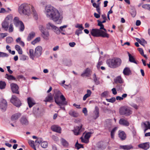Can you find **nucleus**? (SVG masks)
Listing matches in <instances>:
<instances>
[{"mask_svg": "<svg viewBox=\"0 0 150 150\" xmlns=\"http://www.w3.org/2000/svg\"><path fill=\"white\" fill-rule=\"evenodd\" d=\"M45 13L47 17L58 24H61L63 16L59 11L53 6L48 5L45 8Z\"/></svg>", "mask_w": 150, "mask_h": 150, "instance_id": "nucleus-1", "label": "nucleus"}, {"mask_svg": "<svg viewBox=\"0 0 150 150\" xmlns=\"http://www.w3.org/2000/svg\"><path fill=\"white\" fill-rule=\"evenodd\" d=\"M31 8L35 18L37 19L38 18V15L34 9L33 6L30 5L26 4H23L21 5L19 7L18 11L20 13H23L25 15H28L30 13Z\"/></svg>", "mask_w": 150, "mask_h": 150, "instance_id": "nucleus-2", "label": "nucleus"}, {"mask_svg": "<svg viewBox=\"0 0 150 150\" xmlns=\"http://www.w3.org/2000/svg\"><path fill=\"white\" fill-rule=\"evenodd\" d=\"M122 63V60L119 58H114L109 59L107 61V63L110 68H115L119 67Z\"/></svg>", "mask_w": 150, "mask_h": 150, "instance_id": "nucleus-3", "label": "nucleus"}, {"mask_svg": "<svg viewBox=\"0 0 150 150\" xmlns=\"http://www.w3.org/2000/svg\"><path fill=\"white\" fill-rule=\"evenodd\" d=\"M91 35L95 37H109V34L102 30L97 28L93 29L91 31Z\"/></svg>", "mask_w": 150, "mask_h": 150, "instance_id": "nucleus-4", "label": "nucleus"}, {"mask_svg": "<svg viewBox=\"0 0 150 150\" xmlns=\"http://www.w3.org/2000/svg\"><path fill=\"white\" fill-rule=\"evenodd\" d=\"M59 94H55L54 96V101L58 105L61 106L62 105H67V102L66 100V98L62 95L60 96Z\"/></svg>", "mask_w": 150, "mask_h": 150, "instance_id": "nucleus-5", "label": "nucleus"}, {"mask_svg": "<svg viewBox=\"0 0 150 150\" xmlns=\"http://www.w3.org/2000/svg\"><path fill=\"white\" fill-rule=\"evenodd\" d=\"M119 112L120 115L126 116L129 115L132 113V111L129 108L126 107H121L120 109Z\"/></svg>", "mask_w": 150, "mask_h": 150, "instance_id": "nucleus-6", "label": "nucleus"}, {"mask_svg": "<svg viewBox=\"0 0 150 150\" xmlns=\"http://www.w3.org/2000/svg\"><path fill=\"white\" fill-rule=\"evenodd\" d=\"M11 102L16 107H19L21 105V101L15 95L12 96Z\"/></svg>", "mask_w": 150, "mask_h": 150, "instance_id": "nucleus-7", "label": "nucleus"}, {"mask_svg": "<svg viewBox=\"0 0 150 150\" xmlns=\"http://www.w3.org/2000/svg\"><path fill=\"white\" fill-rule=\"evenodd\" d=\"M141 125L142 127L144 128V133H145L148 129H150V123L149 121L143 122L141 123Z\"/></svg>", "mask_w": 150, "mask_h": 150, "instance_id": "nucleus-8", "label": "nucleus"}, {"mask_svg": "<svg viewBox=\"0 0 150 150\" xmlns=\"http://www.w3.org/2000/svg\"><path fill=\"white\" fill-rule=\"evenodd\" d=\"M42 49V47L40 46H38L35 49V57H38L41 55Z\"/></svg>", "mask_w": 150, "mask_h": 150, "instance_id": "nucleus-9", "label": "nucleus"}, {"mask_svg": "<svg viewBox=\"0 0 150 150\" xmlns=\"http://www.w3.org/2000/svg\"><path fill=\"white\" fill-rule=\"evenodd\" d=\"M11 86L12 91L13 93L19 94L18 86L16 84L12 83L11 84Z\"/></svg>", "mask_w": 150, "mask_h": 150, "instance_id": "nucleus-10", "label": "nucleus"}, {"mask_svg": "<svg viewBox=\"0 0 150 150\" xmlns=\"http://www.w3.org/2000/svg\"><path fill=\"white\" fill-rule=\"evenodd\" d=\"M82 125H80L79 126H77L75 127L74 129L73 130L75 135H78L82 131Z\"/></svg>", "mask_w": 150, "mask_h": 150, "instance_id": "nucleus-11", "label": "nucleus"}, {"mask_svg": "<svg viewBox=\"0 0 150 150\" xmlns=\"http://www.w3.org/2000/svg\"><path fill=\"white\" fill-rule=\"evenodd\" d=\"M7 106V103L6 100L2 99L0 102V108L2 110H6Z\"/></svg>", "mask_w": 150, "mask_h": 150, "instance_id": "nucleus-12", "label": "nucleus"}, {"mask_svg": "<svg viewBox=\"0 0 150 150\" xmlns=\"http://www.w3.org/2000/svg\"><path fill=\"white\" fill-rule=\"evenodd\" d=\"M138 147L145 150H147L150 147L149 143V142H145L140 144L138 146Z\"/></svg>", "mask_w": 150, "mask_h": 150, "instance_id": "nucleus-13", "label": "nucleus"}, {"mask_svg": "<svg viewBox=\"0 0 150 150\" xmlns=\"http://www.w3.org/2000/svg\"><path fill=\"white\" fill-rule=\"evenodd\" d=\"M119 123L120 125L125 126H128L129 125V123L128 121L123 118L120 119Z\"/></svg>", "mask_w": 150, "mask_h": 150, "instance_id": "nucleus-14", "label": "nucleus"}, {"mask_svg": "<svg viewBox=\"0 0 150 150\" xmlns=\"http://www.w3.org/2000/svg\"><path fill=\"white\" fill-rule=\"evenodd\" d=\"M27 102L29 108H31L35 104L34 100L31 97L27 98Z\"/></svg>", "mask_w": 150, "mask_h": 150, "instance_id": "nucleus-15", "label": "nucleus"}, {"mask_svg": "<svg viewBox=\"0 0 150 150\" xmlns=\"http://www.w3.org/2000/svg\"><path fill=\"white\" fill-rule=\"evenodd\" d=\"M51 130L55 132L60 133L61 132V128L57 125H53L51 127Z\"/></svg>", "mask_w": 150, "mask_h": 150, "instance_id": "nucleus-16", "label": "nucleus"}, {"mask_svg": "<svg viewBox=\"0 0 150 150\" xmlns=\"http://www.w3.org/2000/svg\"><path fill=\"white\" fill-rule=\"evenodd\" d=\"M20 121L22 125H27L28 124V121L25 116L22 117L20 120Z\"/></svg>", "mask_w": 150, "mask_h": 150, "instance_id": "nucleus-17", "label": "nucleus"}, {"mask_svg": "<svg viewBox=\"0 0 150 150\" xmlns=\"http://www.w3.org/2000/svg\"><path fill=\"white\" fill-rule=\"evenodd\" d=\"M14 24L16 27H18L23 22L19 20V18L18 17H15L14 19Z\"/></svg>", "mask_w": 150, "mask_h": 150, "instance_id": "nucleus-18", "label": "nucleus"}, {"mask_svg": "<svg viewBox=\"0 0 150 150\" xmlns=\"http://www.w3.org/2000/svg\"><path fill=\"white\" fill-rule=\"evenodd\" d=\"M7 19H8V17H6L5 21L2 24V27L4 28L5 30L6 31L7 30L9 25L8 22L6 21Z\"/></svg>", "mask_w": 150, "mask_h": 150, "instance_id": "nucleus-19", "label": "nucleus"}, {"mask_svg": "<svg viewBox=\"0 0 150 150\" xmlns=\"http://www.w3.org/2000/svg\"><path fill=\"white\" fill-rule=\"evenodd\" d=\"M21 114L20 113H16L13 115L11 117V119L12 121L16 122V120L21 116Z\"/></svg>", "mask_w": 150, "mask_h": 150, "instance_id": "nucleus-20", "label": "nucleus"}, {"mask_svg": "<svg viewBox=\"0 0 150 150\" xmlns=\"http://www.w3.org/2000/svg\"><path fill=\"white\" fill-rule=\"evenodd\" d=\"M42 36L43 38L46 40H48L49 36V32L46 30L44 31L42 30Z\"/></svg>", "mask_w": 150, "mask_h": 150, "instance_id": "nucleus-21", "label": "nucleus"}, {"mask_svg": "<svg viewBox=\"0 0 150 150\" xmlns=\"http://www.w3.org/2000/svg\"><path fill=\"white\" fill-rule=\"evenodd\" d=\"M119 136L122 140H125L126 137V134L125 132L123 131H119Z\"/></svg>", "mask_w": 150, "mask_h": 150, "instance_id": "nucleus-22", "label": "nucleus"}, {"mask_svg": "<svg viewBox=\"0 0 150 150\" xmlns=\"http://www.w3.org/2000/svg\"><path fill=\"white\" fill-rule=\"evenodd\" d=\"M35 33L33 31L30 32L28 34L27 38V41H29L32 39L35 36Z\"/></svg>", "mask_w": 150, "mask_h": 150, "instance_id": "nucleus-23", "label": "nucleus"}, {"mask_svg": "<svg viewBox=\"0 0 150 150\" xmlns=\"http://www.w3.org/2000/svg\"><path fill=\"white\" fill-rule=\"evenodd\" d=\"M90 69L88 68H87L84 72L81 74V76L82 77H84L85 76H88L90 75Z\"/></svg>", "mask_w": 150, "mask_h": 150, "instance_id": "nucleus-24", "label": "nucleus"}, {"mask_svg": "<svg viewBox=\"0 0 150 150\" xmlns=\"http://www.w3.org/2000/svg\"><path fill=\"white\" fill-rule=\"evenodd\" d=\"M53 97V96L52 94L49 95L46 98L44 101L45 102H52L54 101Z\"/></svg>", "mask_w": 150, "mask_h": 150, "instance_id": "nucleus-25", "label": "nucleus"}, {"mask_svg": "<svg viewBox=\"0 0 150 150\" xmlns=\"http://www.w3.org/2000/svg\"><path fill=\"white\" fill-rule=\"evenodd\" d=\"M94 115L93 118L94 119H96L99 116V109L97 107H96L95 110L94 112Z\"/></svg>", "mask_w": 150, "mask_h": 150, "instance_id": "nucleus-26", "label": "nucleus"}, {"mask_svg": "<svg viewBox=\"0 0 150 150\" xmlns=\"http://www.w3.org/2000/svg\"><path fill=\"white\" fill-rule=\"evenodd\" d=\"M120 148L124 150H129L133 148V147L132 145H121L120 146Z\"/></svg>", "mask_w": 150, "mask_h": 150, "instance_id": "nucleus-27", "label": "nucleus"}, {"mask_svg": "<svg viewBox=\"0 0 150 150\" xmlns=\"http://www.w3.org/2000/svg\"><path fill=\"white\" fill-rule=\"evenodd\" d=\"M131 71L129 68H125L123 71V73L125 75H129L131 73Z\"/></svg>", "mask_w": 150, "mask_h": 150, "instance_id": "nucleus-28", "label": "nucleus"}, {"mask_svg": "<svg viewBox=\"0 0 150 150\" xmlns=\"http://www.w3.org/2000/svg\"><path fill=\"white\" fill-rule=\"evenodd\" d=\"M114 81L116 83H119L121 84L123 82V81L120 76H118L114 79Z\"/></svg>", "mask_w": 150, "mask_h": 150, "instance_id": "nucleus-29", "label": "nucleus"}, {"mask_svg": "<svg viewBox=\"0 0 150 150\" xmlns=\"http://www.w3.org/2000/svg\"><path fill=\"white\" fill-rule=\"evenodd\" d=\"M69 114L71 116L74 117H76L79 116V114L77 112L72 110L69 111Z\"/></svg>", "mask_w": 150, "mask_h": 150, "instance_id": "nucleus-30", "label": "nucleus"}, {"mask_svg": "<svg viewBox=\"0 0 150 150\" xmlns=\"http://www.w3.org/2000/svg\"><path fill=\"white\" fill-rule=\"evenodd\" d=\"M30 58L33 60L35 57V53L34 54V50L32 49H30L29 50V53Z\"/></svg>", "mask_w": 150, "mask_h": 150, "instance_id": "nucleus-31", "label": "nucleus"}, {"mask_svg": "<svg viewBox=\"0 0 150 150\" xmlns=\"http://www.w3.org/2000/svg\"><path fill=\"white\" fill-rule=\"evenodd\" d=\"M15 49L18 52L19 54H22L23 53V51L21 47L18 45H16L15 46Z\"/></svg>", "mask_w": 150, "mask_h": 150, "instance_id": "nucleus-32", "label": "nucleus"}, {"mask_svg": "<svg viewBox=\"0 0 150 150\" xmlns=\"http://www.w3.org/2000/svg\"><path fill=\"white\" fill-rule=\"evenodd\" d=\"M5 78L9 80H16V78L12 75H9L7 74H6L5 76Z\"/></svg>", "mask_w": 150, "mask_h": 150, "instance_id": "nucleus-33", "label": "nucleus"}, {"mask_svg": "<svg viewBox=\"0 0 150 150\" xmlns=\"http://www.w3.org/2000/svg\"><path fill=\"white\" fill-rule=\"evenodd\" d=\"M61 142L62 145L64 146L67 147L69 145L68 142L63 138L61 139Z\"/></svg>", "mask_w": 150, "mask_h": 150, "instance_id": "nucleus-34", "label": "nucleus"}, {"mask_svg": "<svg viewBox=\"0 0 150 150\" xmlns=\"http://www.w3.org/2000/svg\"><path fill=\"white\" fill-rule=\"evenodd\" d=\"M56 26L54 25L52 23H49L46 25L47 28L48 29H53L54 28H55Z\"/></svg>", "mask_w": 150, "mask_h": 150, "instance_id": "nucleus-35", "label": "nucleus"}, {"mask_svg": "<svg viewBox=\"0 0 150 150\" xmlns=\"http://www.w3.org/2000/svg\"><path fill=\"white\" fill-rule=\"evenodd\" d=\"M128 55L129 57V61L130 62L134 63L135 64H137V62L135 60L134 58L131 55V54L129 53H128Z\"/></svg>", "mask_w": 150, "mask_h": 150, "instance_id": "nucleus-36", "label": "nucleus"}, {"mask_svg": "<svg viewBox=\"0 0 150 150\" xmlns=\"http://www.w3.org/2000/svg\"><path fill=\"white\" fill-rule=\"evenodd\" d=\"M28 143L35 150H36L35 145L34 144V141L31 140H29L28 141Z\"/></svg>", "mask_w": 150, "mask_h": 150, "instance_id": "nucleus-37", "label": "nucleus"}, {"mask_svg": "<svg viewBox=\"0 0 150 150\" xmlns=\"http://www.w3.org/2000/svg\"><path fill=\"white\" fill-rule=\"evenodd\" d=\"M117 129V127H115L111 130L110 132V136L112 138H114L115 132Z\"/></svg>", "mask_w": 150, "mask_h": 150, "instance_id": "nucleus-38", "label": "nucleus"}, {"mask_svg": "<svg viewBox=\"0 0 150 150\" xmlns=\"http://www.w3.org/2000/svg\"><path fill=\"white\" fill-rule=\"evenodd\" d=\"M40 40V37H38L36 38L33 41L31 42V44L35 45L36 43L39 42Z\"/></svg>", "mask_w": 150, "mask_h": 150, "instance_id": "nucleus-39", "label": "nucleus"}, {"mask_svg": "<svg viewBox=\"0 0 150 150\" xmlns=\"http://www.w3.org/2000/svg\"><path fill=\"white\" fill-rule=\"evenodd\" d=\"M6 84L4 81H0V88L1 89H4L5 88Z\"/></svg>", "mask_w": 150, "mask_h": 150, "instance_id": "nucleus-40", "label": "nucleus"}, {"mask_svg": "<svg viewBox=\"0 0 150 150\" xmlns=\"http://www.w3.org/2000/svg\"><path fill=\"white\" fill-rule=\"evenodd\" d=\"M41 147L43 148H46L48 146V143L47 142H42L40 144Z\"/></svg>", "mask_w": 150, "mask_h": 150, "instance_id": "nucleus-41", "label": "nucleus"}, {"mask_svg": "<svg viewBox=\"0 0 150 150\" xmlns=\"http://www.w3.org/2000/svg\"><path fill=\"white\" fill-rule=\"evenodd\" d=\"M13 39L11 37H8L6 38V42L8 44L11 43L13 42Z\"/></svg>", "mask_w": 150, "mask_h": 150, "instance_id": "nucleus-42", "label": "nucleus"}, {"mask_svg": "<svg viewBox=\"0 0 150 150\" xmlns=\"http://www.w3.org/2000/svg\"><path fill=\"white\" fill-rule=\"evenodd\" d=\"M127 94H123L122 97L117 96L116 97V99L117 100H121L123 99L124 98H125L127 97Z\"/></svg>", "mask_w": 150, "mask_h": 150, "instance_id": "nucleus-43", "label": "nucleus"}, {"mask_svg": "<svg viewBox=\"0 0 150 150\" xmlns=\"http://www.w3.org/2000/svg\"><path fill=\"white\" fill-rule=\"evenodd\" d=\"M142 7L144 9H147L150 11V5L148 4H145L143 5Z\"/></svg>", "mask_w": 150, "mask_h": 150, "instance_id": "nucleus-44", "label": "nucleus"}, {"mask_svg": "<svg viewBox=\"0 0 150 150\" xmlns=\"http://www.w3.org/2000/svg\"><path fill=\"white\" fill-rule=\"evenodd\" d=\"M19 26L20 27L19 28V29L20 31L21 32L23 31L24 30L25 28L24 26L23 23H22L20 25H19Z\"/></svg>", "mask_w": 150, "mask_h": 150, "instance_id": "nucleus-45", "label": "nucleus"}, {"mask_svg": "<svg viewBox=\"0 0 150 150\" xmlns=\"http://www.w3.org/2000/svg\"><path fill=\"white\" fill-rule=\"evenodd\" d=\"M91 134V133L89 132L86 133L84 135V138L85 139H87L88 140L89 138L90 137Z\"/></svg>", "mask_w": 150, "mask_h": 150, "instance_id": "nucleus-46", "label": "nucleus"}, {"mask_svg": "<svg viewBox=\"0 0 150 150\" xmlns=\"http://www.w3.org/2000/svg\"><path fill=\"white\" fill-rule=\"evenodd\" d=\"M54 31L57 34H59L60 33V30L56 26L53 29Z\"/></svg>", "mask_w": 150, "mask_h": 150, "instance_id": "nucleus-47", "label": "nucleus"}, {"mask_svg": "<svg viewBox=\"0 0 150 150\" xmlns=\"http://www.w3.org/2000/svg\"><path fill=\"white\" fill-rule=\"evenodd\" d=\"M75 146L78 149L81 148H83V146L82 144H79L77 142L75 144Z\"/></svg>", "mask_w": 150, "mask_h": 150, "instance_id": "nucleus-48", "label": "nucleus"}, {"mask_svg": "<svg viewBox=\"0 0 150 150\" xmlns=\"http://www.w3.org/2000/svg\"><path fill=\"white\" fill-rule=\"evenodd\" d=\"M8 54L6 53L0 52V57H7L8 56Z\"/></svg>", "mask_w": 150, "mask_h": 150, "instance_id": "nucleus-49", "label": "nucleus"}, {"mask_svg": "<svg viewBox=\"0 0 150 150\" xmlns=\"http://www.w3.org/2000/svg\"><path fill=\"white\" fill-rule=\"evenodd\" d=\"M116 88L117 91H121L122 88V85L121 84L117 85L116 86Z\"/></svg>", "mask_w": 150, "mask_h": 150, "instance_id": "nucleus-50", "label": "nucleus"}, {"mask_svg": "<svg viewBox=\"0 0 150 150\" xmlns=\"http://www.w3.org/2000/svg\"><path fill=\"white\" fill-rule=\"evenodd\" d=\"M83 30L82 29L79 28L75 32V34L77 35L78 36H79V34L82 33V30Z\"/></svg>", "mask_w": 150, "mask_h": 150, "instance_id": "nucleus-51", "label": "nucleus"}, {"mask_svg": "<svg viewBox=\"0 0 150 150\" xmlns=\"http://www.w3.org/2000/svg\"><path fill=\"white\" fill-rule=\"evenodd\" d=\"M13 31V25L12 24H11L9 25L8 32L9 33H11Z\"/></svg>", "mask_w": 150, "mask_h": 150, "instance_id": "nucleus-52", "label": "nucleus"}, {"mask_svg": "<svg viewBox=\"0 0 150 150\" xmlns=\"http://www.w3.org/2000/svg\"><path fill=\"white\" fill-rule=\"evenodd\" d=\"M107 101L111 103H113L115 101V98L114 97H112L110 99H106Z\"/></svg>", "mask_w": 150, "mask_h": 150, "instance_id": "nucleus-53", "label": "nucleus"}, {"mask_svg": "<svg viewBox=\"0 0 150 150\" xmlns=\"http://www.w3.org/2000/svg\"><path fill=\"white\" fill-rule=\"evenodd\" d=\"M8 35V34L7 33H0V38H4L7 36Z\"/></svg>", "mask_w": 150, "mask_h": 150, "instance_id": "nucleus-54", "label": "nucleus"}, {"mask_svg": "<svg viewBox=\"0 0 150 150\" xmlns=\"http://www.w3.org/2000/svg\"><path fill=\"white\" fill-rule=\"evenodd\" d=\"M80 139H81V142H83L87 143L89 142L88 140L87 139H85V138H83V137H81Z\"/></svg>", "mask_w": 150, "mask_h": 150, "instance_id": "nucleus-55", "label": "nucleus"}, {"mask_svg": "<svg viewBox=\"0 0 150 150\" xmlns=\"http://www.w3.org/2000/svg\"><path fill=\"white\" fill-rule=\"evenodd\" d=\"M42 139L41 138H37V140L35 141V143H37L39 144L40 143H41L42 142Z\"/></svg>", "mask_w": 150, "mask_h": 150, "instance_id": "nucleus-56", "label": "nucleus"}, {"mask_svg": "<svg viewBox=\"0 0 150 150\" xmlns=\"http://www.w3.org/2000/svg\"><path fill=\"white\" fill-rule=\"evenodd\" d=\"M75 27L76 28H78L80 29H82V30H83L84 29V28L83 26L82 25V24H77V25L75 26Z\"/></svg>", "mask_w": 150, "mask_h": 150, "instance_id": "nucleus-57", "label": "nucleus"}, {"mask_svg": "<svg viewBox=\"0 0 150 150\" xmlns=\"http://www.w3.org/2000/svg\"><path fill=\"white\" fill-rule=\"evenodd\" d=\"M98 25L100 27V28L99 29H100V30H101L104 28V25L102 24V23H99L98 22Z\"/></svg>", "mask_w": 150, "mask_h": 150, "instance_id": "nucleus-58", "label": "nucleus"}, {"mask_svg": "<svg viewBox=\"0 0 150 150\" xmlns=\"http://www.w3.org/2000/svg\"><path fill=\"white\" fill-rule=\"evenodd\" d=\"M94 75L95 76V77L94 78V81L96 85H98L100 83V82L97 79L96 77V74H94Z\"/></svg>", "mask_w": 150, "mask_h": 150, "instance_id": "nucleus-59", "label": "nucleus"}, {"mask_svg": "<svg viewBox=\"0 0 150 150\" xmlns=\"http://www.w3.org/2000/svg\"><path fill=\"white\" fill-rule=\"evenodd\" d=\"M82 112L84 113L85 115L86 116L87 115V110L86 108H83V109Z\"/></svg>", "mask_w": 150, "mask_h": 150, "instance_id": "nucleus-60", "label": "nucleus"}, {"mask_svg": "<svg viewBox=\"0 0 150 150\" xmlns=\"http://www.w3.org/2000/svg\"><path fill=\"white\" fill-rule=\"evenodd\" d=\"M101 13H94V17L97 18H98L100 17V15Z\"/></svg>", "mask_w": 150, "mask_h": 150, "instance_id": "nucleus-61", "label": "nucleus"}, {"mask_svg": "<svg viewBox=\"0 0 150 150\" xmlns=\"http://www.w3.org/2000/svg\"><path fill=\"white\" fill-rule=\"evenodd\" d=\"M103 64V62L101 61H99L97 65V67L98 69H99L100 68V67L101 65H102Z\"/></svg>", "mask_w": 150, "mask_h": 150, "instance_id": "nucleus-62", "label": "nucleus"}, {"mask_svg": "<svg viewBox=\"0 0 150 150\" xmlns=\"http://www.w3.org/2000/svg\"><path fill=\"white\" fill-rule=\"evenodd\" d=\"M39 28L41 32H42V30L43 31H44L46 30V29L44 28L43 26L42 25H40L39 26Z\"/></svg>", "mask_w": 150, "mask_h": 150, "instance_id": "nucleus-63", "label": "nucleus"}, {"mask_svg": "<svg viewBox=\"0 0 150 150\" xmlns=\"http://www.w3.org/2000/svg\"><path fill=\"white\" fill-rule=\"evenodd\" d=\"M138 51L139 52L140 54L142 55L143 54L144 52L143 49L141 48H138Z\"/></svg>", "mask_w": 150, "mask_h": 150, "instance_id": "nucleus-64", "label": "nucleus"}]
</instances>
